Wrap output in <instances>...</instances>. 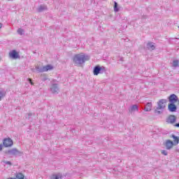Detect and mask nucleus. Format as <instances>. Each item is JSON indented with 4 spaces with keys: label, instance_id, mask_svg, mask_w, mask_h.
<instances>
[{
    "label": "nucleus",
    "instance_id": "nucleus-31",
    "mask_svg": "<svg viewBox=\"0 0 179 179\" xmlns=\"http://www.w3.org/2000/svg\"><path fill=\"white\" fill-rule=\"evenodd\" d=\"M0 29H2V23H0Z\"/></svg>",
    "mask_w": 179,
    "mask_h": 179
},
{
    "label": "nucleus",
    "instance_id": "nucleus-27",
    "mask_svg": "<svg viewBox=\"0 0 179 179\" xmlns=\"http://www.w3.org/2000/svg\"><path fill=\"white\" fill-rule=\"evenodd\" d=\"M6 164H9L10 166V165H12V162H10V161H7L6 162Z\"/></svg>",
    "mask_w": 179,
    "mask_h": 179
},
{
    "label": "nucleus",
    "instance_id": "nucleus-19",
    "mask_svg": "<svg viewBox=\"0 0 179 179\" xmlns=\"http://www.w3.org/2000/svg\"><path fill=\"white\" fill-rule=\"evenodd\" d=\"M15 179H24V175L20 172L16 173Z\"/></svg>",
    "mask_w": 179,
    "mask_h": 179
},
{
    "label": "nucleus",
    "instance_id": "nucleus-16",
    "mask_svg": "<svg viewBox=\"0 0 179 179\" xmlns=\"http://www.w3.org/2000/svg\"><path fill=\"white\" fill-rule=\"evenodd\" d=\"M62 174L57 173V174H53L50 176V179H62Z\"/></svg>",
    "mask_w": 179,
    "mask_h": 179
},
{
    "label": "nucleus",
    "instance_id": "nucleus-26",
    "mask_svg": "<svg viewBox=\"0 0 179 179\" xmlns=\"http://www.w3.org/2000/svg\"><path fill=\"white\" fill-rule=\"evenodd\" d=\"M28 82H29L30 85H34V83H33L31 78H28Z\"/></svg>",
    "mask_w": 179,
    "mask_h": 179
},
{
    "label": "nucleus",
    "instance_id": "nucleus-32",
    "mask_svg": "<svg viewBox=\"0 0 179 179\" xmlns=\"http://www.w3.org/2000/svg\"><path fill=\"white\" fill-rule=\"evenodd\" d=\"M178 29H179V26H178Z\"/></svg>",
    "mask_w": 179,
    "mask_h": 179
},
{
    "label": "nucleus",
    "instance_id": "nucleus-4",
    "mask_svg": "<svg viewBox=\"0 0 179 179\" xmlns=\"http://www.w3.org/2000/svg\"><path fill=\"white\" fill-rule=\"evenodd\" d=\"M36 69L37 72H39V73L48 72V71H51V70L54 69V67L50 64H48L43 67L36 66Z\"/></svg>",
    "mask_w": 179,
    "mask_h": 179
},
{
    "label": "nucleus",
    "instance_id": "nucleus-7",
    "mask_svg": "<svg viewBox=\"0 0 179 179\" xmlns=\"http://www.w3.org/2000/svg\"><path fill=\"white\" fill-rule=\"evenodd\" d=\"M3 145L5 148H10V146L13 145V141L10 138H4Z\"/></svg>",
    "mask_w": 179,
    "mask_h": 179
},
{
    "label": "nucleus",
    "instance_id": "nucleus-3",
    "mask_svg": "<svg viewBox=\"0 0 179 179\" xmlns=\"http://www.w3.org/2000/svg\"><path fill=\"white\" fill-rule=\"evenodd\" d=\"M107 69L104 66H100L99 65L95 66L93 69V74L97 76L99 73L103 74L106 72Z\"/></svg>",
    "mask_w": 179,
    "mask_h": 179
},
{
    "label": "nucleus",
    "instance_id": "nucleus-10",
    "mask_svg": "<svg viewBox=\"0 0 179 179\" xmlns=\"http://www.w3.org/2000/svg\"><path fill=\"white\" fill-rule=\"evenodd\" d=\"M169 101H170V103H176V101H178V96L177 95L172 94L169 96Z\"/></svg>",
    "mask_w": 179,
    "mask_h": 179
},
{
    "label": "nucleus",
    "instance_id": "nucleus-9",
    "mask_svg": "<svg viewBox=\"0 0 179 179\" xmlns=\"http://www.w3.org/2000/svg\"><path fill=\"white\" fill-rule=\"evenodd\" d=\"M164 146L166 147V149H167V150H170V149H171L173 146H174V143L171 140H166L164 143Z\"/></svg>",
    "mask_w": 179,
    "mask_h": 179
},
{
    "label": "nucleus",
    "instance_id": "nucleus-22",
    "mask_svg": "<svg viewBox=\"0 0 179 179\" xmlns=\"http://www.w3.org/2000/svg\"><path fill=\"white\" fill-rule=\"evenodd\" d=\"M173 66H174V68H177V66H178V60H174L173 61Z\"/></svg>",
    "mask_w": 179,
    "mask_h": 179
},
{
    "label": "nucleus",
    "instance_id": "nucleus-13",
    "mask_svg": "<svg viewBox=\"0 0 179 179\" xmlns=\"http://www.w3.org/2000/svg\"><path fill=\"white\" fill-rule=\"evenodd\" d=\"M129 111L132 114L133 113H135V111H139V108L138 107V105L135 104L130 107Z\"/></svg>",
    "mask_w": 179,
    "mask_h": 179
},
{
    "label": "nucleus",
    "instance_id": "nucleus-14",
    "mask_svg": "<svg viewBox=\"0 0 179 179\" xmlns=\"http://www.w3.org/2000/svg\"><path fill=\"white\" fill-rule=\"evenodd\" d=\"M147 48L148 50H150V51H153V50L156 49V46H155V44L152 42H150L147 43Z\"/></svg>",
    "mask_w": 179,
    "mask_h": 179
},
{
    "label": "nucleus",
    "instance_id": "nucleus-30",
    "mask_svg": "<svg viewBox=\"0 0 179 179\" xmlns=\"http://www.w3.org/2000/svg\"><path fill=\"white\" fill-rule=\"evenodd\" d=\"M2 150V145L0 144V151Z\"/></svg>",
    "mask_w": 179,
    "mask_h": 179
},
{
    "label": "nucleus",
    "instance_id": "nucleus-6",
    "mask_svg": "<svg viewBox=\"0 0 179 179\" xmlns=\"http://www.w3.org/2000/svg\"><path fill=\"white\" fill-rule=\"evenodd\" d=\"M50 92L53 94H58V93H59V87L58 86V84H52L50 87Z\"/></svg>",
    "mask_w": 179,
    "mask_h": 179
},
{
    "label": "nucleus",
    "instance_id": "nucleus-20",
    "mask_svg": "<svg viewBox=\"0 0 179 179\" xmlns=\"http://www.w3.org/2000/svg\"><path fill=\"white\" fill-rule=\"evenodd\" d=\"M36 117V114H33V113H29L28 114V117H26L27 118V120H29V121H33V120H34V118L33 117Z\"/></svg>",
    "mask_w": 179,
    "mask_h": 179
},
{
    "label": "nucleus",
    "instance_id": "nucleus-15",
    "mask_svg": "<svg viewBox=\"0 0 179 179\" xmlns=\"http://www.w3.org/2000/svg\"><path fill=\"white\" fill-rule=\"evenodd\" d=\"M152 110V102H148L146 103L144 110L148 112V111H151Z\"/></svg>",
    "mask_w": 179,
    "mask_h": 179
},
{
    "label": "nucleus",
    "instance_id": "nucleus-25",
    "mask_svg": "<svg viewBox=\"0 0 179 179\" xmlns=\"http://www.w3.org/2000/svg\"><path fill=\"white\" fill-rule=\"evenodd\" d=\"M161 153L164 155V156H167L168 152L166 151V150H162Z\"/></svg>",
    "mask_w": 179,
    "mask_h": 179
},
{
    "label": "nucleus",
    "instance_id": "nucleus-24",
    "mask_svg": "<svg viewBox=\"0 0 179 179\" xmlns=\"http://www.w3.org/2000/svg\"><path fill=\"white\" fill-rule=\"evenodd\" d=\"M23 29H22L21 28H19L18 29H17V33H18V34H20V36H22V34H23Z\"/></svg>",
    "mask_w": 179,
    "mask_h": 179
},
{
    "label": "nucleus",
    "instance_id": "nucleus-21",
    "mask_svg": "<svg viewBox=\"0 0 179 179\" xmlns=\"http://www.w3.org/2000/svg\"><path fill=\"white\" fill-rule=\"evenodd\" d=\"M114 10L115 12L120 11V8H118V3L116 1L114 2Z\"/></svg>",
    "mask_w": 179,
    "mask_h": 179
},
{
    "label": "nucleus",
    "instance_id": "nucleus-11",
    "mask_svg": "<svg viewBox=\"0 0 179 179\" xmlns=\"http://www.w3.org/2000/svg\"><path fill=\"white\" fill-rule=\"evenodd\" d=\"M176 120L177 117H176V115H171L167 117L166 122H168V124H174Z\"/></svg>",
    "mask_w": 179,
    "mask_h": 179
},
{
    "label": "nucleus",
    "instance_id": "nucleus-12",
    "mask_svg": "<svg viewBox=\"0 0 179 179\" xmlns=\"http://www.w3.org/2000/svg\"><path fill=\"white\" fill-rule=\"evenodd\" d=\"M168 110L170 113H176L177 111V106L174 103H169L168 105Z\"/></svg>",
    "mask_w": 179,
    "mask_h": 179
},
{
    "label": "nucleus",
    "instance_id": "nucleus-17",
    "mask_svg": "<svg viewBox=\"0 0 179 179\" xmlns=\"http://www.w3.org/2000/svg\"><path fill=\"white\" fill-rule=\"evenodd\" d=\"M44 10H47L46 6L41 5L37 8V12H39V13L44 12Z\"/></svg>",
    "mask_w": 179,
    "mask_h": 179
},
{
    "label": "nucleus",
    "instance_id": "nucleus-5",
    "mask_svg": "<svg viewBox=\"0 0 179 179\" xmlns=\"http://www.w3.org/2000/svg\"><path fill=\"white\" fill-rule=\"evenodd\" d=\"M6 155H10L11 156H22V152L19 151L16 148H13L6 151Z\"/></svg>",
    "mask_w": 179,
    "mask_h": 179
},
{
    "label": "nucleus",
    "instance_id": "nucleus-23",
    "mask_svg": "<svg viewBox=\"0 0 179 179\" xmlns=\"http://www.w3.org/2000/svg\"><path fill=\"white\" fill-rule=\"evenodd\" d=\"M3 97H5V92L0 91V101L2 100V99H3Z\"/></svg>",
    "mask_w": 179,
    "mask_h": 179
},
{
    "label": "nucleus",
    "instance_id": "nucleus-1",
    "mask_svg": "<svg viewBox=\"0 0 179 179\" xmlns=\"http://www.w3.org/2000/svg\"><path fill=\"white\" fill-rule=\"evenodd\" d=\"M89 59H90L89 56L83 54H78L74 56L73 61L76 65H82V64H85V62L89 61Z\"/></svg>",
    "mask_w": 179,
    "mask_h": 179
},
{
    "label": "nucleus",
    "instance_id": "nucleus-18",
    "mask_svg": "<svg viewBox=\"0 0 179 179\" xmlns=\"http://www.w3.org/2000/svg\"><path fill=\"white\" fill-rule=\"evenodd\" d=\"M171 138H173V143H175L176 145H178L179 144V137L174 135V134H172L171 136Z\"/></svg>",
    "mask_w": 179,
    "mask_h": 179
},
{
    "label": "nucleus",
    "instance_id": "nucleus-8",
    "mask_svg": "<svg viewBox=\"0 0 179 179\" xmlns=\"http://www.w3.org/2000/svg\"><path fill=\"white\" fill-rule=\"evenodd\" d=\"M9 57L13 59H17V58H20L19 52H17V51H16L15 50H13L9 52Z\"/></svg>",
    "mask_w": 179,
    "mask_h": 179
},
{
    "label": "nucleus",
    "instance_id": "nucleus-2",
    "mask_svg": "<svg viewBox=\"0 0 179 179\" xmlns=\"http://www.w3.org/2000/svg\"><path fill=\"white\" fill-rule=\"evenodd\" d=\"M166 103H167V99H160L159 101H158L157 106L156 109L155 110V113L160 115L162 113L163 110H164V108H166ZM159 110H162V111H160Z\"/></svg>",
    "mask_w": 179,
    "mask_h": 179
},
{
    "label": "nucleus",
    "instance_id": "nucleus-29",
    "mask_svg": "<svg viewBox=\"0 0 179 179\" xmlns=\"http://www.w3.org/2000/svg\"><path fill=\"white\" fill-rule=\"evenodd\" d=\"M175 127H176L177 128H179V123H176V124H175Z\"/></svg>",
    "mask_w": 179,
    "mask_h": 179
},
{
    "label": "nucleus",
    "instance_id": "nucleus-28",
    "mask_svg": "<svg viewBox=\"0 0 179 179\" xmlns=\"http://www.w3.org/2000/svg\"><path fill=\"white\" fill-rule=\"evenodd\" d=\"M43 82H45V80H48V78H43V80H42Z\"/></svg>",
    "mask_w": 179,
    "mask_h": 179
}]
</instances>
